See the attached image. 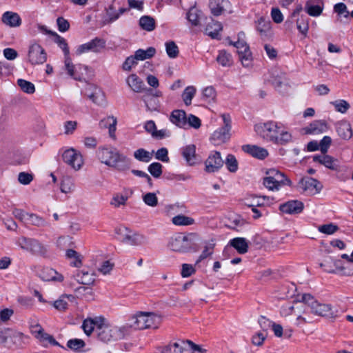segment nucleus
Segmentation results:
<instances>
[{"label":"nucleus","mask_w":353,"mask_h":353,"mask_svg":"<svg viewBox=\"0 0 353 353\" xmlns=\"http://www.w3.org/2000/svg\"><path fill=\"white\" fill-rule=\"evenodd\" d=\"M161 323V317L154 313L140 312L132 316L129 320V323L125 326L128 327V334L130 329L144 330L153 328L156 329Z\"/></svg>","instance_id":"1"},{"label":"nucleus","mask_w":353,"mask_h":353,"mask_svg":"<svg viewBox=\"0 0 353 353\" xmlns=\"http://www.w3.org/2000/svg\"><path fill=\"white\" fill-rule=\"evenodd\" d=\"M96 334L98 339L105 343L112 340H119L123 339L128 334V327L125 325L121 327H112L105 323V321H102L97 327Z\"/></svg>","instance_id":"2"},{"label":"nucleus","mask_w":353,"mask_h":353,"mask_svg":"<svg viewBox=\"0 0 353 353\" xmlns=\"http://www.w3.org/2000/svg\"><path fill=\"white\" fill-rule=\"evenodd\" d=\"M196 234L191 233L188 235L179 233L170 238L168 247L174 252H187L194 246Z\"/></svg>","instance_id":"3"},{"label":"nucleus","mask_w":353,"mask_h":353,"mask_svg":"<svg viewBox=\"0 0 353 353\" xmlns=\"http://www.w3.org/2000/svg\"><path fill=\"white\" fill-rule=\"evenodd\" d=\"M281 128L282 124L281 123L269 121L263 123L256 124L254 131L263 139L274 143Z\"/></svg>","instance_id":"4"},{"label":"nucleus","mask_w":353,"mask_h":353,"mask_svg":"<svg viewBox=\"0 0 353 353\" xmlns=\"http://www.w3.org/2000/svg\"><path fill=\"white\" fill-rule=\"evenodd\" d=\"M223 125L215 130L210 137L212 143L214 145H219L228 141L230 138L231 118L228 114L221 115Z\"/></svg>","instance_id":"5"},{"label":"nucleus","mask_w":353,"mask_h":353,"mask_svg":"<svg viewBox=\"0 0 353 353\" xmlns=\"http://www.w3.org/2000/svg\"><path fill=\"white\" fill-rule=\"evenodd\" d=\"M300 302L307 304L311 309L312 314L317 316H325V313L331 310L330 305L322 304L318 302L310 294H303Z\"/></svg>","instance_id":"6"},{"label":"nucleus","mask_w":353,"mask_h":353,"mask_svg":"<svg viewBox=\"0 0 353 353\" xmlns=\"http://www.w3.org/2000/svg\"><path fill=\"white\" fill-rule=\"evenodd\" d=\"M65 70L67 74L74 80L82 81L85 80L88 66L81 64L74 65L70 57H65Z\"/></svg>","instance_id":"7"},{"label":"nucleus","mask_w":353,"mask_h":353,"mask_svg":"<svg viewBox=\"0 0 353 353\" xmlns=\"http://www.w3.org/2000/svg\"><path fill=\"white\" fill-rule=\"evenodd\" d=\"M62 159L65 163L75 170H79L83 163L81 154L73 148L65 150L62 154Z\"/></svg>","instance_id":"8"},{"label":"nucleus","mask_w":353,"mask_h":353,"mask_svg":"<svg viewBox=\"0 0 353 353\" xmlns=\"http://www.w3.org/2000/svg\"><path fill=\"white\" fill-rule=\"evenodd\" d=\"M28 59L32 65L43 64L47 60V54L39 44L33 43L29 48Z\"/></svg>","instance_id":"9"},{"label":"nucleus","mask_w":353,"mask_h":353,"mask_svg":"<svg viewBox=\"0 0 353 353\" xmlns=\"http://www.w3.org/2000/svg\"><path fill=\"white\" fill-rule=\"evenodd\" d=\"M23 334L21 332H17L10 328H4L0 331V343L7 345L11 342L12 345L21 346V344H17L22 339ZM10 346V344H8Z\"/></svg>","instance_id":"10"},{"label":"nucleus","mask_w":353,"mask_h":353,"mask_svg":"<svg viewBox=\"0 0 353 353\" xmlns=\"http://www.w3.org/2000/svg\"><path fill=\"white\" fill-rule=\"evenodd\" d=\"M230 43L236 48V52L242 65L245 67H249L252 63V59L251 52L247 43L244 41L240 40L234 43L231 42Z\"/></svg>","instance_id":"11"},{"label":"nucleus","mask_w":353,"mask_h":353,"mask_svg":"<svg viewBox=\"0 0 353 353\" xmlns=\"http://www.w3.org/2000/svg\"><path fill=\"white\" fill-rule=\"evenodd\" d=\"M105 40L103 39L95 37L90 41L80 45L77 50V53L81 54L90 51L99 52L101 50L105 48Z\"/></svg>","instance_id":"12"},{"label":"nucleus","mask_w":353,"mask_h":353,"mask_svg":"<svg viewBox=\"0 0 353 353\" xmlns=\"http://www.w3.org/2000/svg\"><path fill=\"white\" fill-rule=\"evenodd\" d=\"M180 152L186 164L189 166H194L201 161L199 157L196 154V146L194 144L182 147Z\"/></svg>","instance_id":"13"},{"label":"nucleus","mask_w":353,"mask_h":353,"mask_svg":"<svg viewBox=\"0 0 353 353\" xmlns=\"http://www.w3.org/2000/svg\"><path fill=\"white\" fill-rule=\"evenodd\" d=\"M119 154V152L114 148H99L97 152L99 159L101 163L111 167L115 163V161Z\"/></svg>","instance_id":"14"},{"label":"nucleus","mask_w":353,"mask_h":353,"mask_svg":"<svg viewBox=\"0 0 353 353\" xmlns=\"http://www.w3.org/2000/svg\"><path fill=\"white\" fill-rule=\"evenodd\" d=\"M224 161L221 158V153L215 151L209 155L206 159L205 171L209 173L215 172L219 170L223 165Z\"/></svg>","instance_id":"15"},{"label":"nucleus","mask_w":353,"mask_h":353,"mask_svg":"<svg viewBox=\"0 0 353 353\" xmlns=\"http://www.w3.org/2000/svg\"><path fill=\"white\" fill-rule=\"evenodd\" d=\"M304 208L303 203L298 200H291L281 204L279 210L286 214H300Z\"/></svg>","instance_id":"16"},{"label":"nucleus","mask_w":353,"mask_h":353,"mask_svg":"<svg viewBox=\"0 0 353 353\" xmlns=\"http://www.w3.org/2000/svg\"><path fill=\"white\" fill-rule=\"evenodd\" d=\"M327 130L326 123L321 120H316L312 122L309 125L301 129V132L305 134H318L323 133Z\"/></svg>","instance_id":"17"},{"label":"nucleus","mask_w":353,"mask_h":353,"mask_svg":"<svg viewBox=\"0 0 353 353\" xmlns=\"http://www.w3.org/2000/svg\"><path fill=\"white\" fill-rule=\"evenodd\" d=\"M39 28L43 32L48 34H51L54 37V41L57 43L59 47L62 49L65 58V57H70V50L68 46V43L66 42V40L59 35L57 33L52 32L51 30H48L46 27L44 26H39Z\"/></svg>","instance_id":"18"},{"label":"nucleus","mask_w":353,"mask_h":353,"mask_svg":"<svg viewBox=\"0 0 353 353\" xmlns=\"http://www.w3.org/2000/svg\"><path fill=\"white\" fill-rule=\"evenodd\" d=\"M1 21L5 25L11 27L17 28L21 25L22 21L19 14L17 12L12 11L5 12L1 17Z\"/></svg>","instance_id":"19"},{"label":"nucleus","mask_w":353,"mask_h":353,"mask_svg":"<svg viewBox=\"0 0 353 353\" xmlns=\"http://www.w3.org/2000/svg\"><path fill=\"white\" fill-rule=\"evenodd\" d=\"M319 182L312 177L305 176L303 177L299 183V188H301L303 191H308L310 193L316 192L319 190Z\"/></svg>","instance_id":"20"},{"label":"nucleus","mask_w":353,"mask_h":353,"mask_svg":"<svg viewBox=\"0 0 353 353\" xmlns=\"http://www.w3.org/2000/svg\"><path fill=\"white\" fill-rule=\"evenodd\" d=\"M336 131L338 135L344 140L350 139L353 134L350 123L341 121L336 123Z\"/></svg>","instance_id":"21"},{"label":"nucleus","mask_w":353,"mask_h":353,"mask_svg":"<svg viewBox=\"0 0 353 353\" xmlns=\"http://www.w3.org/2000/svg\"><path fill=\"white\" fill-rule=\"evenodd\" d=\"M242 148L244 152L259 159H264L268 155V152L266 149L257 145H245Z\"/></svg>","instance_id":"22"},{"label":"nucleus","mask_w":353,"mask_h":353,"mask_svg":"<svg viewBox=\"0 0 353 353\" xmlns=\"http://www.w3.org/2000/svg\"><path fill=\"white\" fill-rule=\"evenodd\" d=\"M170 120L179 128H185L188 125L186 113L182 110H173L170 116Z\"/></svg>","instance_id":"23"},{"label":"nucleus","mask_w":353,"mask_h":353,"mask_svg":"<svg viewBox=\"0 0 353 353\" xmlns=\"http://www.w3.org/2000/svg\"><path fill=\"white\" fill-rule=\"evenodd\" d=\"M102 321H105V319L103 317H95L94 319L88 318L83 321L81 327L85 334L90 336L94 330L95 332H97V327H98Z\"/></svg>","instance_id":"24"},{"label":"nucleus","mask_w":353,"mask_h":353,"mask_svg":"<svg viewBox=\"0 0 353 353\" xmlns=\"http://www.w3.org/2000/svg\"><path fill=\"white\" fill-rule=\"evenodd\" d=\"M228 245L234 248L241 254L247 253L249 248L248 241L243 237H236L231 239Z\"/></svg>","instance_id":"25"},{"label":"nucleus","mask_w":353,"mask_h":353,"mask_svg":"<svg viewBox=\"0 0 353 353\" xmlns=\"http://www.w3.org/2000/svg\"><path fill=\"white\" fill-rule=\"evenodd\" d=\"M39 276L44 281H62L63 276L58 274L54 269L50 268H44L41 270Z\"/></svg>","instance_id":"26"},{"label":"nucleus","mask_w":353,"mask_h":353,"mask_svg":"<svg viewBox=\"0 0 353 353\" xmlns=\"http://www.w3.org/2000/svg\"><path fill=\"white\" fill-rule=\"evenodd\" d=\"M74 279L79 283L86 285H90L94 283L95 281L94 274L93 272L78 271L77 274L74 275Z\"/></svg>","instance_id":"27"},{"label":"nucleus","mask_w":353,"mask_h":353,"mask_svg":"<svg viewBox=\"0 0 353 353\" xmlns=\"http://www.w3.org/2000/svg\"><path fill=\"white\" fill-rule=\"evenodd\" d=\"M121 241L131 245H140L146 243L147 239L144 235L139 233L125 234L123 235Z\"/></svg>","instance_id":"28"},{"label":"nucleus","mask_w":353,"mask_h":353,"mask_svg":"<svg viewBox=\"0 0 353 353\" xmlns=\"http://www.w3.org/2000/svg\"><path fill=\"white\" fill-rule=\"evenodd\" d=\"M266 174L269 175L270 178L279 183L281 185H292V181L289 179L285 174L281 172L276 169H270L266 172Z\"/></svg>","instance_id":"29"},{"label":"nucleus","mask_w":353,"mask_h":353,"mask_svg":"<svg viewBox=\"0 0 353 353\" xmlns=\"http://www.w3.org/2000/svg\"><path fill=\"white\" fill-rule=\"evenodd\" d=\"M128 86L135 92H141L144 90L143 81L136 74H130L126 79Z\"/></svg>","instance_id":"30"},{"label":"nucleus","mask_w":353,"mask_h":353,"mask_svg":"<svg viewBox=\"0 0 353 353\" xmlns=\"http://www.w3.org/2000/svg\"><path fill=\"white\" fill-rule=\"evenodd\" d=\"M269 81L272 85L278 90L280 91V88L282 85L286 83L285 74L281 71L274 70L272 72Z\"/></svg>","instance_id":"31"},{"label":"nucleus","mask_w":353,"mask_h":353,"mask_svg":"<svg viewBox=\"0 0 353 353\" xmlns=\"http://www.w3.org/2000/svg\"><path fill=\"white\" fill-rule=\"evenodd\" d=\"M334 272L342 276H351L353 274V269L351 265L346 262H343L341 260H336L334 263Z\"/></svg>","instance_id":"32"},{"label":"nucleus","mask_w":353,"mask_h":353,"mask_svg":"<svg viewBox=\"0 0 353 353\" xmlns=\"http://www.w3.org/2000/svg\"><path fill=\"white\" fill-rule=\"evenodd\" d=\"M222 28V25L219 22L211 19V22H209L206 26L205 32L211 38L217 39Z\"/></svg>","instance_id":"33"},{"label":"nucleus","mask_w":353,"mask_h":353,"mask_svg":"<svg viewBox=\"0 0 353 353\" xmlns=\"http://www.w3.org/2000/svg\"><path fill=\"white\" fill-rule=\"evenodd\" d=\"M111 167L119 171L128 170L130 168V160L126 156L119 153L115 163Z\"/></svg>","instance_id":"34"},{"label":"nucleus","mask_w":353,"mask_h":353,"mask_svg":"<svg viewBox=\"0 0 353 353\" xmlns=\"http://www.w3.org/2000/svg\"><path fill=\"white\" fill-rule=\"evenodd\" d=\"M256 28L261 37L267 36L271 29V22L263 17H261L256 21Z\"/></svg>","instance_id":"35"},{"label":"nucleus","mask_w":353,"mask_h":353,"mask_svg":"<svg viewBox=\"0 0 353 353\" xmlns=\"http://www.w3.org/2000/svg\"><path fill=\"white\" fill-rule=\"evenodd\" d=\"M26 223H30L32 225L39 227V228H44L50 226V223L46 221L43 217L38 216L36 214L30 213L28 221Z\"/></svg>","instance_id":"36"},{"label":"nucleus","mask_w":353,"mask_h":353,"mask_svg":"<svg viewBox=\"0 0 353 353\" xmlns=\"http://www.w3.org/2000/svg\"><path fill=\"white\" fill-rule=\"evenodd\" d=\"M139 26L144 30L152 31L155 29V20L150 16H143L139 19Z\"/></svg>","instance_id":"37"},{"label":"nucleus","mask_w":353,"mask_h":353,"mask_svg":"<svg viewBox=\"0 0 353 353\" xmlns=\"http://www.w3.org/2000/svg\"><path fill=\"white\" fill-rule=\"evenodd\" d=\"M188 350L179 343H170L162 347L161 353H185Z\"/></svg>","instance_id":"38"},{"label":"nucleus","mask_w":353,"mask_h":353,"mask_svg":"<svg viewBox=\"0 0 353 353\" xmlns=\"http://www.w3.org/2000/svg\"><path fill=\"white\" fill-rule=\"evenodd\" d=\"M225 0H210V8L211 12L214 16H219L224 10Z\"/></svg>","instance_id":"39"},{"label":"nucleus","mask_w":353,"mask_h":353,"mask_svg":"<svg viewBox=\"0 0 353 353\" xmlns=\"http://www.w3.org/2000/svg\"><path fill=\"white\" fill-rule=\"evenodd\" d=\"M156 49L153 47H149L147 50L139 49L135 53L134 56L137 60L143 61L145 59H150L154 56Z\"/></svg>","instance_id":"40"},{"label":"nucleus","mask_w":353,"mask_h":353,"mask_svg":"<svg viewBox=\"0 0 353 353\" xmlns=\"http://www.w3.org/2000/svg\"><path fill=\"white\" fill-rule=\"evenodd\" d=\"M106 14L103 19V24H108L116 21L119 17L113 4L110 5L105 10Z\"/></svg>","instance_id":"41"},{"label":"nucleus","mask_w":353,"mask_h":353,"mask_svg":"<svg viewBox=\"0 0 353 353\" xmlns=\"http://www.w3.org/2000/svg\"><path fill=\"white\" fill-rule=\"evenodd\" d=\"M216 61L223 67H229L232 64V58L226 51L221 50L216 57Z\"/></svg>","instance_id":"42"},{"label":"nucleus","mask_w":353,"mask_h":353,"mask_svg":"<svg viewBox=\"0 0 353 353\" xmlns=\"http://www.w3.org/2000/svg\"><path fill=\"white\" fill-rule=\"evenodd\" d=\"M334 10L337 14V20L341 21L342 18L349 19L350 12L347 6L343 3H339L334 5Z\"/></svg>","instance_id":"43"},{"label":"nucleus","mask_w":353,"mask_h":353,"mask_svg":"<svg viewBox=\"0 0 353 353\" xmlns=\"http://www.w3.org/2000/svg\"><path fill=\"white\" fill-rule=\"evenodd\" d=\"M65 255L68 259H74V261L71 262L72 265L79 268L82 265V256L77 251L72 249H68L66 251Z\"/></svg>","instance_id":"44"},{"label":"nucleus","mask_w":353,"mask_h":353,"mask_svg":"<svg viewBox=\"0 0 353 353\" xmlns=\"http://www.w3.org/2000/svg\"><path fill=\"white\" fill-rule=\"evenodd\" d=\"M134 158L142 162L148 163L152 159V154L143 148H139L134 152Z\"/></svg>","instance_id":"45"},{"label":"nucleus","mask_w":353,"mask_h":353,"mask_svg":"<svg viewBox=\"0 0 353 353\" xmlns=\"http://www.w3.org/2000/svg\"><path fill=\"white\" fill-rule=\"evenodd\" d=\"M172 221L176 225H190L194 223V220L192 218L183 214L174 216Z\"/></svg>","instance_id":"46"},{"label":"nucleus","mask_w":353,"mask_h":353,"mask_svg":"<svg viewBox=\"0 0 353 353\" xmlns=\"http://www.w3.org/2000/svg\"><path fill=\"white\" fill-rule=\"evenodd\" d=\"M201 12L198 10L196 8H191L188 14L187 19L193 25L198 26L199 24V19Z\"/></svg>","instance_id":"47"},{"label":"nucleus","mask_w":353,"mask_h":353,"mask_svg":"<svg viewBox=\"0 0 353 353\" xmlns=\"http://www.w3.org/2000/svg\"><path fill=\"white\" fill-rule=\"evenodd\" d=\"M308 17L305 16H301V18L296 21V26L299 31L304 36L306 37L309 25H308Z\"/></svg>","instance_id":"48"},{"label":"nucleus","mask_w":353,"mask_h":353,"mask_svg":"<svg viewBox=\"0 0 353 353\" xmlns=\"http://www.w3.org/2000/svg\"><path fill=\"white\" fill-rule=\"evenodd\" d=\"M307 14L312 17H317L322 12V8L319 5H314L311 1H307L305 6Z\"/></svg>","instance_id":"49"},{"label":"nucleus","mask_w":353,"mask_h":353,"mask_svg":"<svg viewBox=\"0 0 353 353\" xmlns=\"http://www.w3.org/2000/svg\"><path fill=\"white\" fill-rule=\"evenodd\" d=\"M196 88L194 86H188L182 94L183 100L186 105L192 103V100L196 94Z\"/></svg>","instance_id":"50"},{"label":"nucleus","mask_w":353,"mask_h":353,"mask_svg":"<svg viewBox=\"0 0 353 353\" xmlns=\"http://www.w3.org/2000/svg\"><path fill=\"white\" fill-rule=\"evenodd\" d=\"M165 50L168 56L171 59H174L178 57L179 50L176 44L172 41H168L165 43Z\"/></svg>","instance_id":"51"},{"label":"nucleus","mask_w":353,"mask_h":353,"mask_svg":"<svg viewBox=\"0 0 353 353\" xmlns=\"http://www.w3.org/2000/svg\"><path fill=\"white\" fill-rule=\"evenodd\" d=\"M332 105H334L336 111L342 114L346 113L350 108V103L343 99L336 100L332 102Z\"/></svg>","instance_id":"52"},{"label":"nucleus","mask_w":353,"mask_h":353,"mask_svg":"<svg viewBox=\"0 0 353 353\" xmlns=\"http://www.w3.org/2000/svg\"><path fill=\"white\" fill-rule=\"evenodd\" d=\"M17 85L20 87L21 90L28 94H32L35 92L34 85L26 80L19 79L17 80Z\"/></svg>","instance_id":"53"},{"label":"nucleus","mask_w":353,"mask_h":353,"mask_svg":"<svg viewBox=\"0 0 353 353\" xmlns=\"http://www.w3.org/2000/svg\"><path fill=\"white\" fill-rule=\"evenodd\" d=\"M148 170L152 176L158 179L163 173V165L159 162H154L148 166Z\"/></svg>","instance_id":"54"},{"label":"nucleus","mask_w":353,"mask_h":353,"mask_svg":"<svg viewBox=\"0 0 353 353\" xmlns=\"http://www.w3.org/2000/svg\"><path fill=\"white\" fill-rule=\"evenodd\" d=\"M292 141V135L288 131L280 129V132L277 135L276 140L274 143L279 145H285Z\"/></svg>","instance_id":"55"},{"label":"nucleus","mask_w":353,"mask_h":353,"mask_svg":"<svg viewBox=\"0 0 353 353\" xmlns=\"http://www.w3.org/2000/svg\"><path fill=\"white\" fill-rule=\"evenodd\" d=\"M225 165L231 172H236L238 170V161L233 154H228L225 159Z\"/></svg>","instance_id":"56"},{"label":"nucleus","mask_w":353,"mask_h":353,"mask_svg":"<svg viewBox=\"0 0 353 353\" xmlns=\"http://www.w3.org/2000/svg\"><path fill=\"white\" fill-rule=\"evenodd\" d=\"M34 328L33 332L35 334L36 338L43 343H48L51 335L44 332L43 329L39 325H37Z\"/></svg>","instance_id":"57"},{"label":"nucleus","mask_w":353,"mask_h":353,"mask_svg":"<svg viewBox=\"0 0 353 353\" xmlns=\"http://www.w3.org/2000/svg\"><path fill=\"white\" fill-rule=\"evenodd\" d=\"M216 92L214 87L208 86L203 90V98L208 103L214 101Z\"/></svg>","instance_id":"58"},{"label":"nucleus","mask_w":353,"mask_h":353,"mask_svg":"<svg viewBox=\"0 0 353 353\" xmlns=\"http://www.w3.org/2000/svg\"><path fill=\"white\" fill-rule=\"evenodd\" d=\"M264 186L270 190H279L281 185L279 183H277L275 180L270 178L269 175L263 179Z\"/></svg>","instance_id":"59"},{"label":"nucleus","mask_w":353,"mask_h":353,"mask_svg":"<svg viewBox=\"0 0 353 353\" xmlns=\"http://www.w3.org/2000/svg\"><path fill=\"white\" fill-rule=\"evenodd\" d=\"M33 248L31 252L35 255L45 256L47 254V248L38 240L33 241Z\"/></svg>","instance_id":"60"},{"label":"nucleus","mask_w":353,"mask_h":353,"mask_svg":"<svg viewBox=\"0 0 353 353\" xmlns=\"http://www.w3.org/2000/svg\"><path fill=\"white\" fill-rule=\"evenodd\" d=\"M144 203L151 207H155L158 204V199L154 193L149 192L143 196Z\"/></svg>","instance_id":"61"},{"label":"nucleus","mask_w":353,"mask_h":353,"mask_svg":"<svg viewBox=\"0 0 353 353\" xmlns=\"http://www.w3.org/2000/svg\"><path fill=\"white\" fill-rule=\"evenodd\" d=\"M85 342L79 339H70L67 343V346L74 351H78L85 346Z\"/></svg>","instance_id":"62"},{"label":"nucleus","mask_w":353,"mask_h":353,"mask_svg":"<svg viewBox=\"0 0 353 353\" xmlns=\"http://www.w3.org/2000/svg\"><path fill=\"white\" fill-rule=\"evenodd\" d=\"M33 180V175L32 174L21 172L18 175V181L20 183L23 185L30 184Z\"/></svg>","instance_id":"63"},{"label":"nucleus","mask_w":353,"mask_h":353,"mask_svg":"<svg viewBox=\"0 0 353 353\" xmlns=\"http://www.w3.org/2000/svg\"><path fill=\"white\" fill-rule=\"evenodd\" d=\"M155 158L163 162L168 163L170 159L168 157V151L167 148H161L159 149L155 154Z\"/></svg>","instance_id":"64"}]
</instances>
